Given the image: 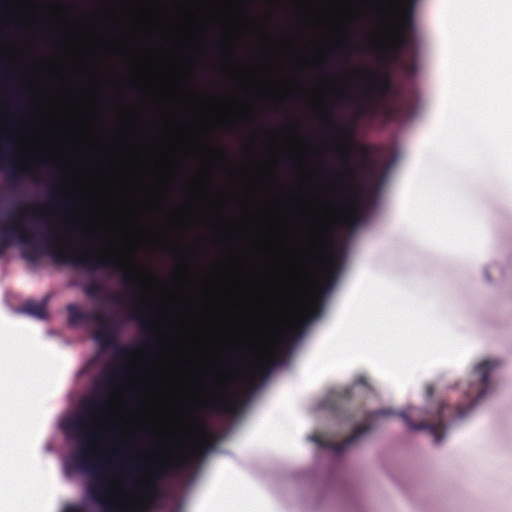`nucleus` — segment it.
<instances>
[{"mask_svg":"<svg viewBox=\"0 0 512 512\" xmlns=\"http://www.w3.org/2000/svg\"><path fill=\"white\" fill-rule=\"evenodd\" d=\"M129 361L118 360L115 356L114 362L103 370L101 377L95 382L97 395L82 400L80 412L63 424L67 438L78 443L77 450L71 455L67 465L76 471L87 473L89 480L84 487L82 503L67 505L62 512H154L161 507L165 496L160 482L192 461L203 459L214 445V436L201 423L200 437L184 457H146V463L137 468L144 471L147 478L138 484L133 497L126 501L112 482L110 459L92 457V454L96 440L103 436L96 428L109 411L108 399L99 394L111 392L128 374Z\"/></svg>","mask_w":512,"mask_h":512,"instance_id":"obj_1","label":"nucleus"},{"mask_svg":"<svg viewBox=\"0 0 512 512\" xmlns=\"http://www.w3.org/2000/svg\"><path fill=\"white\" fill-rule=\"evenodd\" d=\"M26 214L27 210L21 206L17 211L9 213L8 224L0 226V255L13 240H17L23 246L29 247L23 257L30 263L36 264L42 256H49L58 264L83 267L87 270L111 268L121 274L125 286L140 283L134 268L112 252H82L67 240L61 230L54 227H49L45 233H29L21 225Z\"/></svg>","mask_w":512,"mask_h":512,"instance_id":"obj_2","label":"nucleus"},{"mask_svg":"<svg viewBox=\"0 0 512 512\" xmlns=\"http://www.w3.org/2000/svg\"><path fill=\"white\" fill-rule=\"evenodd\" d=\"M329 135L336 140L331 151L342 164L335 173V187L341 192V203L357 222L362 215L363 189L359 184L361 173L372 174L375 163L370 145L355 142V131L349 125H340L330 113L323 118Z\"/></svg>","mask_w":512,"mask_h":512,"instance_id":"obj_3","label":"nucleus"},{"mask_svg":"<svg viewBox=\"0 0 512 512\" xmlns=\"http://www.w3.org/2000/svg\"><path fill=\"white\" fill-rule=\"evenodd\" d=\"M501 366L498 359H484L477 363L470 375L467 388L465 389V400L456 406L442 403L438 406L436 414L430 420H422L414 423L413 418L419 416L416 409L402 411L399 415L412 430H428L439 444L445 435L446 422L463 418L476 403L482 399L490 389V373Z\"/></svg>","mask_w":512,"mask_h":512,"instance_id":"obj_4","label":"nucleus"},{"mask_svg":"<svg viewBox=\"0 0 512 512\" xmlns=\"http://www.w3.org/2000/svg\"><path fill=\"white\" fill-rule=\"evenodd\" d=\"M361 72L365 74L364 94L368 104L358 106V115L375 117L378 114V107L385 101L391 91V81L388 76L370 69L361 70Z\"/></svg>","mask_w":512,"mask_h":512,"instance_id":"obj_5","label":"nucleus"},{"mask_svg":"<svg viewBox=\"0 0 512 512\" xmlns=\"http://www.w3.org/2000/svg\"><path fill=\"white\" fill-rule=\"evenodd\" d=\"M392 414L391 410L383 409L375 412H370L365 415V422L356 426L350 436L341 442H335L327 439L325 436L316 434L312 436V440L321 448L334 451L336 454H341L346 448L358 441L363 435L373 429L372 421L379 416H386Z\"/></svg>","mask_w":512,"mask_h":512,"instance_id":"obj_6","label":"nucleus"},{"mask_svg":"<svg viewBox=\"0 0 512 512\" xmlns=\"http://www.w3.org/2000/svg\"><path fill=\"white\" fill-rule=\"evenodd\" d=\"M402 54H405L409 58V61L405 64L406 70L409 73H414L417 68V49L414 33H392L386 56L388 60L396 61Z\"/></svg>","mask_w":512,"mask_h":512,"instance_id":"obj_7","label":"nucleus"},{"mask_svg":"<svg viewBox=\"0 0 512 512\" xmlns=\"http://www.w3.org/2000/svg\"><path fill=\"white\" fill-rule=\"evenodd\" d=\"M118 330L116 325L106 316L99 322L97 330L93 334L94 340L103 349L114 348L116 359L121 361L131 360L135 350L129 346H120L117 342Z\"/></svg>","mask_w":512,"mask_h":512,"instance_id":"obj_8","label":"nucleus"},{"mask_svg":"<svg viewBox=\"0 0 512 512\" xmlns=\"http://www.w3.org/2000/svg\"><path fill=\"white\" fill-rule=\"evenodd\" d=\"M16 148V142L13 138H5L4 144L0 147V170L8 167V179L11 186H16L21 182L23 176L30 177L37 181L36 173L33 169L26 166H18L13 161V152Z\"/></svg>","mask_w":512,"mask_h":512,"instance_id":"obj_9","label":"nucleus"},{"mask_svg":"<svg viewBox=\"0 0 512 512\" xmlns=\"http://www.w3.org/2000/svg\"><path fill=\"white\" fill-rule=\"evenodd\" d=\"M278 362L276 352L273 353L266 351L259 355L254 366L250 370L240 372L237 376L242 382L250 385L256 378L266 377Z\"/></svg>","mask_w":512,"mask_h":512,"instance_id":"obj_10","label":"nucleus"},{"mask_svg":"<svg viewBox=\"0 0 512 512\" xmlns=\"http://www.w3.org/2000/svg\"><path fill=\"white\" fill-rule=\"evenodd\" d=\"M417 0H394L397 22L393 32L414 33V8Z\"/></svg>","mask_w":512,"mask_h":512,"instance_id":"obj_11","label":"nucleus"},{"mask_svg":"<svg viewBox=\"0 0 512 512\" xmlns=\"http://www.w3.org/2000/svg\"><path fill=\"white\" fill-rule=\"evenodd\" d=\"M202 406L227 415H233L237 411V401L229 397L223 388L217 389L209 399L202 403Z\"/></svg>","mask_w":512,"mask_h":512,"instance_id":"obj_12","label":"nucleus"},{"mask_svg":"<svg viewBox=\"0 0 512 512\" xmlns=\"http://www.w3.org/2000/svg\"><path fill=\"white\" fill-rule=\"evenodd\" d=\"M68 321L70 325L95 323L99 324L105 317L98 311H82L77 305L69 304L67 306Z\"/></svg>","mask_w":512,"mask_h":512,"instance_id":"obj_13","label":"nucleus"},{"mask_svg":"<svg viewBox=\"0 0 512 512\" xmlns=\"http://www.w3.org/2000/svg\"><path fill=\"white\" fill-rule=\"evenodd\" d=\"M325 244L326 242L319 234H312L309 237V245L305 255L306 259L313 265H319L323 261Z\"/></svg>","mask_w":512,"mask_h":512,"instance_id":"obj_14","label":"nucleus"},{"mask_svg":"<svg viewBox=\"0 0 512 512\" xmlns=\"http://www.w3.org/2000/svg\"><path fill=\"white\" fill-rule=\"evenodd\" d=\"M129 318L136 320L140 324L142 331L156 335L155 323L149 317H147L140 304L132 307L129 313Z\"/></svg>","mask_w":512,"mask_h":512,"instance_id":"obj_15","label":"nucleus"},{"mask_svg":"<svg viewBox=\"0 0 512 512\" xmlns=\"http://www.w3.org/2000/svg\"><path fill=\"white\" fill-rule=\"evenodd\" d=\"M22 311L36 318L44 319L47 313V303L45 300L41 302L27 301L23 304Z\"/></svg>","mask_w":512,"mask_h":512,"instance_id":"obj_16","label":"nucleus"},{"mask_svg":"<svg viewBox=\"0 0 512 512\" xmlns=\"http://www.w3.org/2000/svg\"><path fill=\"white\" fill-rule=\"evenodd\" d=\"M337 256L335 255V263L332 259L326 262L325 271L322 277V281L327 283L330 287L337 278Z\"/></svg>","mask_w":512,"mask_h":512,"instance_id":"obj_17","label":"nucleus"},{"mask_svg":"<svg viewBox=\"0 0 512 512\" xmlns=\"http://www.w3.org/2000/svg\"><path fill=\"white\" fill-rule=\"evenodd\" d=\"M84 291L87 296L91 298H98L103 291V286L96 281H92L85 286Z\"/></svg>","mask_w":512,"mask_h":512,"instance_id":"obj_18","label":"nucleus"},{"mask_svg":"<svg viewBox=\"0 0 512 512\" xmlns=\"http://www.w3.org/2000/svg\"><path fill=\"white\" fill-rule=\"evenodd\" d=\"M108 300L112 303L125 304L126 297L124 294L109 293Z\"/></svg>","mask_w":512,"mask_h":512,"instance_id":"obj_19","label":"nucleus"},{"mask_svg":"<svg viewBox=\"0 0 512 512\" xmlns=\"http://www.w3.org/2000/svg\"><path fill=\"white\" fill-rule=\"evenodd\" d=\"M352 396V390L350 388H345L341 392L338 393L337 397L340 400H349Z\"/></svg>","mask_w":512,"mask_h":512,"instance_id":"obj_20","label":"nucleus"},{"mask_svg":"<svg viewBox=\"0 0 512 512\" xmlns=\"http://www.w3.org/2000/svg\"><path fill=\"white\" fill-rule=\"evenodd\" d=\"M51 203L55 206H61L62 204H64V201L62 199H60L57 194L52 193Z\"/></svg>","mask_w":512,"mask_h":512,"instance_id":"obj_21","label":"nucleus"},{"mask_svg":"<svg viewBox=\"0 0 512 512\" xmlns=\"http://www.w3.org/2000/svg\"><path fill=\"white\" fill-rule=\"evenodd\" d=\"M7 70H8L7 63H4L3 65L0 66V79L1 80H5Z\"/></svg>","mask_w":512,"mask_h":512,"instance_id":"obj_22","label":"nucleus"},{"mask_svg":"<svg viewBox=\"0 0 512 512\" xmlns=\"http://www.w3.org/2000/svg\"><path fill=\"white\" fill-rule=\"evenodd\" d=\"M75 228H76V223H74V222H73V223H68V224L66 225V229H67L68 231H74V230H75Z\"/></svg>","mask_w":512,"mask_h":512,"instance_id":"obj_23","label":"nucleus"},{"mask_svg":"<svg viewBox=\"0 0 512 512\" xmlns=\"http://www.w3.org/2000/svg\"><path fill=\"white\" fill-rule=\"evenodd\" d=\"M16 103H17L19 106L23 107V106L25 105V100H24V98L19 97V98H17V99H16Z\"/></svg>","mask_w":512,"mask_h":512,"instance_id":"obj_24","label":"nucleus"},{"mask_svg":"<svg viewBox=\"0 0 512 512\" xmlns=\"http://www.w3.org/2000/svg\"><path fill=\"white\" fill-rule=\"evenodd\" d=\"M286 343V339L284 337H281L278 342H277V346H282Z\"/></svg>","mask_w":512,"mask_h":512,"instance_id":"obj_25","label":"nucleus"}]
</instances>
